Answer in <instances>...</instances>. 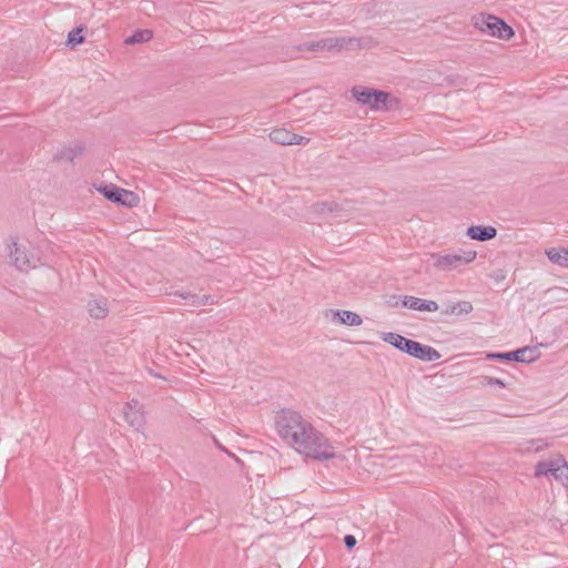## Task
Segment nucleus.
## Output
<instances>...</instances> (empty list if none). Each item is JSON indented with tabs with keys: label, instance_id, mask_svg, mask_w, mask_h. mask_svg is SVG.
<instances>
[{
	"label": "nucleus",
	"instance_id": "f257e3e1",
	"mask_svg": "<svg viewBox=\"0 0 568 568\" xmlns=\"http://www.w3.org/2000/svg\"><path fill=\"white\" fill-rule=\"evenodd\" d=\"M275 428L277 435L300 455L316 460L328 459H356V454L342 456L338 447L308 420L295 410L283 409L275 417Z\"/></svg>",
	"mask_w": 568,
	"mask_h": 568
},
{
	"label": "nucleus",
	"instance_id": "f03ea898",
	"mask_svg": "<svg viewBox=\"0 0 568 568\" xmlns=\"http://www.w3.org/2000/svg\"><path fill=\"white\" fill-rule=\"evenodd\" d=\"M382 339L397 349L424 362H435L442 357L440 353L434 347L406 338L397 333H383Z\"/></svg>",
	"mask_w": 568,
	"mask_h": 568
},
{
	"label": "nucleus",
	"instance_id": "7ed1b4c3",
	"mask_svg": "<svg viewBox=\"0 0 568 568\" xmlns=\"http://www.w3.org/2000/svg\"><path fill=\"white\" fill-rule=\"evenodd\" d=\"M362 39L355 37H328L317 41L305 42L294 47L296 51H328L341 52L343 50L359 48Z\"/></svg>",
	"mask_w": 568,
	"mask_h": 568
},
{
	"label": "nucleus",
	"instance_id": "20e7f679",
	"mask_svg": "<svg viewBox=\"0 0 568 568\" xmlns=\"http://www.w3.org/2000/svg\"><path fill=\"white\" fill-rule=\"evenodd\" d=\"M477 256L475 251H459L453 253H433L430 254V260L433 261V265L436 270L443 272H449L457 270L470 262H473Z\"/></svg>",
	"mask_w": 568,
	"mask_h": 568
},
{
	"label": "nucleus",
	"instance_id": "39448f33",
	"mask_svg": "<svg viewBox=\"0 0 568 568\" xmlns=\"http://www.w3.org/2000/svg\"><path fill=\"white\" fill-rule=\"evenodd\" d=\"M475 27L489 36L501 40H509L514 36V30L501 19L495 16H479L475 18Z\"/></svg>",
	"mask_w": 568,
	"mask_h": 568
},
{
	"label": "nucleus",
	"instance_id": "423d86ee",
	"mask_svg": "<svg viewBox=\"0 0 568 568\" xmlns=\"http://www.w3.org/2000/svg\"><path fill=\"white\" fill-rule=\"evenodd\" d=\"M352 94L357 102L368 105L374 110L384 109L388 99L386 92L366 87H354Z\"/></svg>",
	"mask_w": 568,
	"mask_h": 568
},
{
	"label": "nucleus",
	"instance_id": "0eeeda50",
	"mask_svg": "<svg viewBox=\"0 0 568 568\" xmlns=\"http://www.w3.org/2000/svg\"><path fill=\"white\" fill-rule=\"evenodd\" d=\"M537 347H523L507 353H488L486 358L500 361H516L519 363H531L539 357Z\"/></svg>",
	"mask_w": 568,
	"mask_h": 568
},
{
	"label": "nucleus",
	"instance_id": "6e6552de",
	"mask_svg": "<svg viewBox=\"0 0 568 568\" xmlns=\"http://www.w3.org/2000/svg\"><path fill=\"white\" fill-rule=\"evenodd\" d=\"M99 191L102 192L108 200L129 207L136 205L139 201V197L134 192L120 189L115 185H108L99 189Z\"/></svg>",
	"mask_w": 568,
	"mask_h": 568
},
{
	"label": "nucleus",
	"instance_id": "1a4fd4ad",
	"mask_svg": "<svg viewBox=\"0 0 568 568\" xmlns=\"http://www.w3.org/2000/svg\"><path fill=\"white\" fill-rule=\"evenodd\" d=\"M123 417L125 422L135 430H141L145 424L142 405L136 399H132L123 407Z\"/></svg>",
	"mask_w": 568,
	"mask_h": 568
},
{
	"label": "nucleus",
	"instance_id": "9d476101",
	"mask_svg": "<svg viewBox=\"0 0 568 568\" xmlns=\"http://www.w3.org/2000/svg\"><path fill=\"white\" fill-rule=\"evenodd\" d=\"M270 139L276 144L281 145H295L307 144L310 139L303 135L295 134L287 129H275L270 133Z\"/></svg>",
	"mask_w": 568,
	"mask_h": 568
},
{
	"label": "nucleus",
	"instance_id": "9b49d317",
	"mask_svg": "<svg viewBox=\"0 0 568 568\" xmlns=\"http://www.w3.org/2000/svg\"><path fill=\"white\" fill-rule=\"evenodd\" d=\"M536 475H546L565 483L568 480V464H539Z\"/></svg>",
	"mask_w": 568,
	"mask_h": 568
},
{
	"label": "nucleus",
	"instance_id": "f8f14e48",
	"mask_svg": "<svg viewBox=\"0 0 568 568\" xmlns=\"http://www.w3.org/2000/svg\"><path fill=\"white\" fill-rule=\"evenodd\" d=\"M10 257L19 271H28L34 267V263L29 258L27 252L22 250L17 242H12L10 247Z\"/></svg>",
	"mask_w": 568,
	"mask_h": 568
},
{
	"label": "nucleus",
	"instance_id": "ddd939ff",
	"mask_svg": "<svg viewBox=\"0 0 568 568\" xmlns=\"http://www.w3.org/2000/svg\"><path fill=\"white\" fill-rule=\"evenodd\" d=\"M402 305L409 310L420 312H436L439 308L437 302L430 300H423L415 296H404Z\"/></svg>",
	"mask_w": 568,
	"mask_h": 568
},
{
	"label": "nucleus",
	"instance_id": "4468645a",
	"mask_svg": "<svg viewBox=\"0 0 568 568\" xmlns=\"http://www.w3.org/2000/svg\"><path fill=\"white\" fill-rule=\"evenodd\" d=\"M467 235L480 242L494 239L497 235V230L494 226L473 225L468 227Z\"/></svg>",
	"mask_w": 568,
	"mask_h": 568
},
{
	"label": "nucleus",
	"instance_id": "2eb2a0df",
	"mask_svg": "<svg viewBox=\"0 0 568 568\" xmlns=\"http://www.w3.org/2000/svg\"><path fill=\"white\" fill-rule=\"evenodd\" d=\"M170 295L180 296L181 298L186 301L187 305H191V306L213 304V298L211 295L199 296L196 294H192L189 292H178V291L170 293Z\"/></svg>",
	"mask_w": 568,
	"mask_h": 568
},
{
	"label": "nucleus",
	"instance_id": "dca6fc26",
	"mask_svg": "<svg viewBox=\"0 0 568 568\" xmlns=\"http://www.w3.org/2000/svg\"><path fill=\"white\" fill-rule=\"evenodd\" d=\"M546 255L554 264L568 268V248L551 247L546 250Z\"/></svg>",
	"mask_w": 568,
	"mask_h": 568
},
{
	"label": "nucleus",
	"instance_id": "f3484780",
	"mask_svg": "<svg viewBox=\"0 0 568 568\" xmlns=\"http://www.w3.org/2000/svg\"><path fill=\"white\" fill-rule=\"evenodd\" d=\"M473 312V305L468 301H462L457 303H453L446 306L443 310L444 315H467Z\"/></svg>",
	"mask_w": 568,
	"mask_h": 568
},
{
	"label": "nucleus",
	"instance_id": "a211bd4d",
	"mask_svg": "<svg viewBox=\"0 0 568 568\" xmlns=\"http://www.w3.org/2000/svg\"><path fill=\"white\" fill-rule=\"evenodd\" d=\"M335 316L338 317L339 323L348 325V326H358L363 322L362 317L357 313L352 312V311H346V310L337 311L335 313Z\"/></svg>",
	"mask_w": 568,
	"mask_h": 568
},
{
	"label": "nucleus",
	"instance_id": "6ab92c4d",
	"mask_svg": "<svg viewBox=\"0 0 568 568\" xmlns=\"http://www.w3.org/2000/svg\"><path fill=\"white\" fill-rule=\"evenodd\" d=\"M88 311L92 317L103 318L108 314V305L104 300H94L89 302Z\"/></svg>",
	"mask_w": 568,
	"mask_h": 568
},
{
	"label": "nucleus",
	"instance_id": "aec40b11",
	"mask_svg": "<svg viewBox=\"0 0 568 568\" xmlns=\"http://www.w3.org/2000/svg\"><path fill=\"white\" fill-rule=\"evenodd\" d=\"M153 33L149 29L136 30L132 36L125 39L126 44L144 43L152 39Z\"/></svg>",
	"mask_w": 568,
	"mask_h": 568
},
{
	"label": "nucleus",
	"instance_id": "412c9836",
	"mask_svg": "<svg viewBox=\"0 0 568 568\" xmlns=\"http://www.w3.org/2000/svg\"><path fill=\"white\" fill-rule=\"evenodd\" d=\"M84 28L83 27H78L73 30H71L68 34V41H67V44L70 47V48H75L78 44H81L84 42V37L81 36V33L83 32Z\"/></svg>",
	"mask_w": 568,
	"mask_h": 568
},
{
	"label": "nucleus",
	"instance_id": "4be33fe9",
	"mask_svg": "<svg viewBox=\"0 0 568 568\" xmlns=\"http://www.w3.org/2000/svg\"><path fill=\"white\" fill-rule=\"evenodd\" d=\"M481 384L486 385V386H499V387L506 386V384L500 378L489 377V376H484Z\"/></svg>",
	"mask_w": 568,
	"mask_h": 568
},
{
	"label": "nucleus",
	"instance_id": "5701e85b",
	"mask_svg": "<svg viewBox=\"0 0 568 568\" xmlns=\"http://www.w3.org/2000/svg\"><path fill=\"white\" fill-rule=\"evenodd\" d=\"M336 207H337L336 203L323 202V203L316 204V211L318 213H325L326 211L333 212Z\"/></svg>",
	"mask_w": 568,
	"mask_h": 568
},
{
	"label": "nucleus",
	"instance_id": "b1692460",
	"mask_svg": "<svg viewBox=\"0 0 568 568\" xmlns=\"http://www.w3.org/2000/svg\"><path fill=\"white\" fill-rule=\"evenodd\" d=\"M82 146L77 145L75 148L65 151L64 156H67L72 162L77 155L82 153Z\"/></svg>",
	"mask_w": 568,
	"mask_h": 568
},
{
	"label": "nucleus",
	"instance_id": "393cba45",
	"mask_svg": "<svg viewBox=\"0 0 568 568\" xmlns=\"http://www.w3.org/2000/svg\"><path fill=\"white\" fill-rule=\"evenodd\" d=\"M347 548H353L356 545V538L353 535H347L344 538Z\"/></svg>",
	"mask_w": 568,
	"mask_h": 568
}]
</instances>
